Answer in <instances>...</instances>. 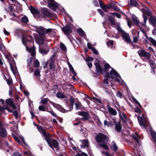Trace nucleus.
<instances>
[{
    "instance_id": "1",
    "label": "nucleus",
    "mask_w": 156,
    "mask_h": 156,
    "mask_svg": "<svg viewBox=\"0 0 156 156\" xmlns=\"http://www.w3.org/2000/svg\"><path fill=\"white\" fill-rule=\"evenodd\" d=\"M95 139L98 143H102L99 144V146L100 147H103L106 150L108 149V147L105 142L108 140V138L107 136L102 133H100L96 136Z\"/></svg>"
},
{
    "instance_id": "2",
    "label": "nucleus",
    "mask_w": 156,
    "mask_h": 156,
    "mask_svg": "<svg viewBox=\"0 0 156 156\" xmlns=\"http://www.w3.org/2000/svg\"><path fill=\"white\" fill-rule=\"evenodd\" d=\"M36 29V31L38 33L44 36L45 35V31L46 34L50 35L51 37H53L55 35V32L53 29L49 28L45 30V29L42 27H37Z\"/></svg>"
},
{
    "instance_id": "3",
    "label": "nucleus",
    "mask_w": 156,
    "mask_h": 156,
    "mask_svg": "<svg viewBox=\"0 0 156 156\" xmlns=\"http://www.w3.org/2000/svg\"><path fill=\"white\" fill-rule=\"evenodd\" d=\"M69 101L71 102L70 105L69 106V109L66 110L63 107L59 105H56L53 102L51 101L50 102L51 104L56 109L58 110L61 112L63 113H66L69 111H71L73 109V105L74 102V100L73 98L72 97H70Z\"/></svg>"
},
{
    "instance_id": "4",
    "label": "nucleus",
    "mask_w": 156,
    "mask_h": 156,
    "mask_svg": "<svg viewBox=\"0 0 156 156\" xmlns=\"http://www.w3.org/2000/svg\"><path fill=\"white\" fill-rule=\"evenodd\" d=\"M29 38H31V37L27 35L23 36L22 38V41L23 44L26 47L27 50L31 54V55L32 57H34L36 54L35 48L34 47H33L30 48L27 47L26 44V42L29 41L28 39Z\"/></svg>"
},
{
    "instance_id": "5",
    "label": "nucleus",
    "mask_w": 156,
    "mask_h": 156,
    "mask_svg": "<svg viewBox=\"0 0 156 156\" xmlns=\"http://www.w3.org/2000/svg\"><path fill=\"white\" fill-rule=\"evenodd\" d=\"M142 11L143 13V16L144 19V22L140 23L143 26L145 27L146 26V23L147 19V16H150L151 15V11L149 9L145 7H142L139 8Z\"/></svg>"
},
{
    "instance_id": "6",
    "label": "nucleus",
    "mask_w": 156,
    "mask_h": 156,
    "mask_svg": "<svg viewBox=\"0 0 156 156\" xmlns=\"http://www.w3.org/2000/svg\"><path fill=\"white\" fill-rule=\"evenodd\" d=\"M48 138H45V140L47 142L49 146L51 148L53 149V147L55 148L57 151L59 150V144L56 140L54 139L52 140L51 139V135L50 134L48 136Z\"/></svg>"
},
{
    "instance_id": "7",
    "label": "nucleus",
    "mask_w": 156,
    "mask_h": 156,
    "mask_svg": "<svg viewBox=\"0 0 156 156\" xmlns=\"http://www.w3.org/2000/svg\"><path fill=\"white\" fill-rule=\"evenodd\" d=\"M137 119L141 127L144 129L146 128L147 126L148 122L144 115L142 114L141 117L139 116H137Z\"/></svg>"
},
{
    "instance_id": "8",
    "label": "nucleus",
    "mask_w": 156,
    "mask_h": 156,
    "mask_svg": "<svg viewBox=\"0 0 156 156\" xmlns=\"http://www.w3.org/2000/svg\"><path fill=\"white\" fill-rule=\"evenodd\" d=\"M78 114L83 117L81 118V119L84 122H85L86 120L90 121L89 119L91 118V117L88 112L83 111H79L78 112Z\"/></svg>"
},
{
    "instance_id": "9",
    "label": "nucleus",
    "mask_w": 156,
    "mask_h": 156,
    "mask_svg": "<svg viewBox=\"0 0 156 156\" xmlns=\"http://www.w3.org/2000/svg\"><path fill=\"white\" fill-rule=\"evenodd\" d=\"M97 62H94V64L95 66V72L97 74L100 75L104 73L103 69L100 65V61L99 60L96 61Z\"/></svg>"
},
{
    "instance_id": "10",
    "label": "nucleus",
    "mask_w": 156,
    "mask_h": 156,
    "mask_svg": "<svg viewBox=\"0 0 156 156\" xmlns=\"http://www.w3.org/2000/svg\"><path fill=\"white\" fill-rule=\"evenodd\" d=\"M73 28V26L71 24H67L65 27L62 28V30L66 35L67 36L69 37V34L72 32V29Z\"/></svg>"
},
{
    "instance_id": "11",
    "label": "nucleus",
    "mask_w": 156,
    "mask_h": 156,
    "mask_svg": "<svg viewBox=\"0 0 156 156\" xmlns=\"http://www.w3.org/2000/svg\"><path fill=\"white\" fill-rule=\"evenodd\" d=\"M48 7L54 11H55L58 6V4L54 0H47Z\"/></svg>"
},
{
    "instance_id": "12",
    "label": "nucleus",
    "mask_w": 156,
    "mask_h": 156,
    "mask_svg": "<svg viewBox=\"0 0 156 156\" xmlns=\"http://www.w3.org/2000/svg\"><path fill=\"white\" fill-rule=\"evenodd\" d=\"M138 54L140 57H145L147 58H149L151 57L149 53L145 51L143 49H140L138 52Z\"/></svg>"
},
{
    "instance_id": "13",
    "label": "nucleus",
    "mask_w": 156,
    "mask_h": 156,
    "mask_svg": "<svg viewBox=\"0 0 156 156\" xmlns=\"http://www.w3.org/2000/svg\"><path fill=\"white\" fill-rule=\"evenodd\" d=\"M5 104L11 107L13 109L16 108V106L15 105L12 98H8L5 101Z\"/></svg>"
},
{
    "instance_id": "14",
    "label": "nucleus",
    "mask_w": 156,
    "mask_h": 156,
    "mask_svg": "<svg viewBox=\"0 0 156 156\" xmlns=\"http://www.w3.org/2000/svg\"><path fill=\"white\" fill-rule=\"evenodd\" d=\"M36 127H37V129L40 132H41L42 133L44 137V139L46 137V138H48L47 136L48 135H49V133H47L45 130L44 129L42 126H39L37 125H36Z\"/></svg>"
},
{
    "instance_id": "15",
    "label": "nucleus",
    "mask_w": 156,
    "mask_h": 156,
    "mask_svg": "<svg viewBox=\"0 0 156 156\" xmlns=\"http://www.w3.org/2000/svg\"><path fill=\"white\" fill-rule=\"evenodd\" d=\"M122 36L123 39L127 43H130L131 42V40L130 39L129 35L126 33H123L122 34Z\"/></svg>"
},
{
    "instance_id": "16",
    "label": "nucleus",
    "mask_w": 156,
    "mask_h": 156,
    "mask_svg": "<svg viewBox=\"0 0 156 156\" xmlns=\"http://www.w3.org/2000/svg\"><path fill=\"white\" fill-rule=\"evenodd\" d=\"M39 52L43 55L47 54L49 51V48L48 46H46L45 48H39Z\"/></svg>"
},
{
    "instance_id": "17",
    "label": "nucleus",
    "mask_w": 156,
    "mask_h": 156,
    "mask_svg": "<svg viewBox=\"0 0 156 156\" xmlns=\"http://www.w3.org/2000/svg\"><path fill=\"white\" fill-rule=\"evenodd\" d=\"M119 112V116L120 119L122 121V122L125 124L127 121V117L125 114H122L120 110H118Z\"/></svg>"
},
{
    "instance_id": "18",
    "label": "nucleus",
    "mask_w": 156,
    "mask_h": 156,
    "mask_svg": "<svg viewBox=\"0 0 156 156\" xmlns=\"http://www.w3.org/2000/svg\"><path fill=\"white\" fill-rule=\"evenodd\" d=\"M41 12L43 15L45 16L48 17H51L52 16V14L47 9L43 8L41 10Z\"/></svg>"
},
{
    "instance_id": "19",
    "label": "nucleus",
    "mask_w": 156,
    "mask_h": 156,
    "mask_svg": "<svg viewBox=\"0 0 156 156\" xmlns=\"http://www.w3.org/2000/svg\"><path fill=\"white\" fill-rule=\"evenodd\" d=\"M7 60L9 64L11 71L14 73L15 70L13 66L16 64L14 59H7Z\"/></svg>"
},
{
    "instance_id": "20",
    "label": "nucleus",
    "mask_w": 156,
    "mask_h": 156,
    "mask_svg": "<svg viewBox=\"0 0 156 156\" xmlns=\"http://www.w3.org/2000/svg\"><path fill=\"white\" fill-rule=\"evenodd\" d=\"M149 22L151 25L155 27L156 24V18L155 16H151L149 19Z\"/></svg>"
},
{
    "instance_id": "21",
    "label": "nucleus",
    "mask_w": 156,
    "mask_h": 156,
    "mask_svg": "<svg viewBox=\"0 0 156 156\" xmlns=\"http://www.w3.org/2000/svg\"><path fill=\"white\" fill-rule=\"evenodd\" d=\"M99 3L101 8L106 12L107 11L108 9L111 8V5L103 4L101 1H99Z\"/></svg>"
},
{
    "instance_id": "22",
    "label": "nucleus",
    "mask_w": 156,
    "mask_h": 156,
    "mask_svg": "<svg viewBox=\"0 0 156 156\" xmlns=\"http://www.w3.org/2000/svg\"><path fill=\"white\" fill-rule=\"evenodd\" d=\"M107 108L109 112L113 115H115L117 114L116 110L109 105H107Z\"/></svg>"
},
{
    "instance_id": "23",
    "label": "nucleus",
    "mask_w": 156,
    "mask_h": 156,
    "mask_svg": "<svg viewBox=\"0 0 156 156\" xmlns=\"http://www.w3.org/2000/svg\"><path fill=\"white\" fill-rule=\"evenodd\" d=\"M0 135L1 137L4 138L7 136L6 129L2 126L0 127Z\"/></svg>"
},
{
    "instance_id": "24",
    "label": "nucleus",
    "mask_w": 156,
    "mask_h": 156,
    "mask_svg": "<svg viewBox=\"0 0 156 156\" xmlns=\"http://www.w3.org/2000/svg\"><path fill=\"white\" fill-rule=\"evenodd\" d=\"M49 65L50 70L53 71L55 70V61L53 60V59H51Z\"/></svg>"
},
{
    "instance_id": "25",
    "label": "nucleus",
    "mask_w": 156,
    "mask_h": 156,
    "mask_svg": "<svg viewBox=\"0 0 156 156\" xmlns=\"http://www.w3.org/2000/svg\"><path fill=\"white\" fill-rule=\"evenodd\" d=\"M132 138L136 141V144H138L139 143V139L140 138V136L138 133H136L135 135H132Z\"/></svg>"
},
{
    "instance_id": "26",
    "label": "nucleus",
    "mask_w": 156,
    "mask_h": 156,
    "mask_svg": "<svg viewBox=\"0 0 156 156\" xmlns=\"http://www.w3.org/2000/svg\"><path fill=\"white\" fill-rule=\"evenodd\" d=\"M30 9L31 13L33 15L38 14L40 12V11L39 9L34 8L31 6H30Z\"/></svg>"
},
{
    "instance_id": "27",
    "label": "nucleus",
    "mask_w": 156,
    "mask_h": 156,
    "mask_svg": "<svg viewBox=\"0 0 156 156\" xmlns=\"http://www.w3.org/2000/svg\"><path fill=\"white\" fill-rule=\"evenodd\" d=\"M109 73L111 76L113 75L117 77L121 78L120 75L113 68H112V70L110 71Z\"/></svg>"
},
{
    "instance_id": "28",
    "label": "nucleus",
    "mask_w": 156,
    "mask_h": 156,
    "mask_svg": "<svg viewBox=\"0 0 156 156\" xmlns=\"http://www.w3.org/2000/svg\"><path fill=\"white\" fill-rule=\"evenodd\" d=\"M114 124L115 125V130L118 132H120L122 130V126L120 122H119L118 124H117L116 122Z\"/></svg>"
},
{
    "instance_id": "29",
    "label": "nucleus",
    "mask_w": 156,
    "mask_h": 156,
    "mask_svg": "<svg viewBox=\"0 0 156 156\" xmlns=\"http://www.w3.org/2000/svg\"><path fill=\"white\" fill-rule=\"evenodd\" d=\"M59 48L62 51L66 53L67 51V48L65 45L62 42L60 43Z\"/></svg>"
},
{
    "instance_id": "30",
    "label": "nucleus",
    "mask_w": 156,
    "mask_h": 156,
    "mask_svg": "<svg viewBox=\"0 0 156 156\" xmlns=\"http://www.w3.org/2000/svg\"><path fill=\"white\" fill-rule=\"evenodd\" d=\"M129 5L138 7L139 5L136 0H130Z\"/></svg>"
},
{
    "instance_id": "31",
    "label": "nucleus",
    "mask_w": 156,
    "mask_h": 156,
    "mask_svg": "<svg viewBox=\"0 0 156 156\" xmlns=\"http://www.w3.org/2000/svg\"><path fill=\"white\" fill-rule=\"evenodd\" d=\"M132 20L133 23L136 25L138 26L139 27H140L139 26L140 21L138 20L136 16H133L132 17Z\"/></svg>"
},
{
    "instance_id": "32",
    "label": "nucleus",
    "mask_w": 156,
    "mask_h": 156,
    "mask_svg": "<svg viewBox=\"0 0 156 156\" xmlns=\"http://www.w3.org/2000/svg\"><path fill=\"white\" fill-rule=\"evenodd\" d=\"M44 41L43 38L41 37H38L36 40V42L39 44H42L43 43Z\"/></svg>"
},
{
    "instance_id": "33",
    "label": "nucleus",
    "mask_w": 156,
    "mask_h": 156,
    "mask_svg": "<svg viewBox=\"0 0 156 156\" xmlns=\"http://www.w3.org/2000/svg\"><path fill=\"white\" fill-rule=\"evenodd\" d=\"M147 39L150 41L153 46L156 47V41L154 39L151 37H148Z\"/></svg>"
},
{
    "instance_id": "34",
    "label": "nucleus",
    "mask_w": 156,
    "mask_h": 156,
    "mask_svg": "<svg viewBox=\"0 0 156 156\" xmlns=\"http://www.w3.org/2000/svg\"><path fill=\"white\" fill-rule=\"evenodd\" d=\"M111 67L110 65L108 63L105 64L103 68L104 72L105 73L107 72V70L109 69Z\"/></svg>"
},
{
    "instance_id": "35",
    "label": "nucleus",
    "mask_w": 156,
    "mask_h": 156,
    "mask_svg": "<svg viewBox=\"0 0 156 156\" xmlns=\"http://www.w3.org/2000/svg\"><path fill=\"white\" fill-rule=\"evenodd\" d=\"M56 96L58 98H65V94L60 91L57 92Z\"/></svg>"
},
{
    "instance_id": "36",
    "label": "nucleus",
    "mask_w": 156,
    "mask_h": 156,
    "mask_svg": "<svg viewBox=\"0 0 156 156\" xmlns=\"http://www.w3.org/2000/svg\"><path fill=\"white\" fill-rule=\"evenodd\" d=\"M85 61L89 68H91L92 67V65L91 62H89L90 61H93L94 59H85Z\"/></svg>"
},
{
    "instance_id": "37",
    "label": "nucleus",
    "mask_w": 156,
    "mask_h": 156,
    "mask_svg": "<svg viewBox=\"0 0 156 156\" xmlns=\"http://www.w3.org/2000/svg\"><path fill=\"white\" fill-rule=\"evenodd\" d=\"M75 105L76 106V109H83V108H82V107H81V106H80V103H75Z\"/></svg>"
},
{
    "instance_id": "38",
    "label": "nucleus",
    "mask_w": 156,
    "mask_h": 156,
    "mask_svg": "<svg viewBox=\"0 0 156 156\" xmlns=\"http://www.w3.org/2000/svg\"><path fill=\"white\" fill-rule=\"evenodd\" d=\"M21 20L23 22L26 23H28V19L27 16H24L22 18Z\"/></svg>"
},
{
    "instance_id": "39",
    "label": "nucleus",
    "mask_w": 156,
    "mask_h": 156,
    "mask_svg": "<svg viewBox=\"0 0 156 156\" xmlns=\"http://www.w3.org/2000/svg\"><path fill=\"white\" fill-rule=\"evenodd\" d=\"M77 32L81 36L84 35L85 34L84 32L81 28L78 29Z\"/></svg>"
},
{
    "instance_id": "40",
    "label": "nucleus",
    "mask_w": 156,
    "mask_h": 156,
    "mask_svg": "<svg viewBox=\"0 0 156 156\" xmlns=\"http://www.w3.org/2000/svg\"><path fill=\"white\" fill-rule=\"evenodd\" d=\"M133 100L135 102L136 104L138 105L140 108H142V107L139 101L134 97L132 98Z\"/></svg>"
},
{
    "instance_id": "41",
    "label": "nucleus",
    "mask_w": 156,
    "mask_h": 156,
    "mask_svg": "<svg viewBox=\"0 0 156 156\" xmlns=\"http://www.w3.org/2000/svg\"><path fill=\"white\" fill-rule=\"evenodd\" d=\"M49 101V100L48 98H44L41 100V103L45 105L47 103L48 101Z\"/></svg>"
},
{
    "instance_id": "42",
    "label": "nucleus",
    "mask_w": 156,
    "mask_h": 156,
    "mask_svg": "<svg viewBox=\"0 0 156 156\" xmlns=\"http://www.w3.org/2000/svg\"><path fill=\"white\" fill-rule=\"evenodd\" d=\"M34 66L35 67H37L39 66L40 63L38 61L37 59H36V60L34 62Z\"/></svg>"
},
{
    "instance_id": "43",
    "label": "nucleus",
    "mask_w": 156,
    "mask_h": 156,
    "mask_svg": "<svg viewBox=\"0 0 156 156\" xmlns=\"http://www.w3.org/2000/svg\"><path fill=\"white\" fill-rule=\"evenodd\" d=\"M113 122H108L107 126L112 127L114 126L115 123L116 122V121L115 119L113 120Z\"/></svg>"
},
{
    "instance_id": "44",
    "label": "nucleus",
    "mask_w": 156,
    "mask_h": 156,
    "mask_svg": "<svg viewBox=\"0 0 156 156\" xmlns=\"http://www.w3.org/2000/svg\"><path fill=\"white\" fill-rule=\"evenodd\" d=\"M134 111L138 113L139 115L141 114V111L140 108H138V106H136L135 108Z\"/></svg>"
},
{
    "instance_id": "45",
    "label": "nucleus",
    "mask_w": 156,
    "mask_h": 156,
    "mask_svg": "<svg viewBox=\"0 0 156 156\" xmlns=\"http://www.w3.org/2000/svg\"><path fill=\"white\" fill-rule=\"evenodd\" d=\"M108 19L109 21L111 23L114 25H115V20L111 16L108 17Z\"/></svg>"
},
{
    "instance_id": "46",
    "label": "nucleus",
    "mask_w": 156,
    "mask_h": 156,
    "mask_svg": "<svg viewBox=\"0 0 156 156\" xmlns=\"http://www.w3.org/2000/svg\"><path fill=\"white\" fill-rule=\"evenodd\" d=\"M107 44L108 45L110 46L111 48H112V46L113 44V41L112 40H109L108 42H107Z\"/></svg>"
},
{
    "instance_id": "47",
    "label": "nucleus",
    "mask_w": 156,
    "mask_h": 156,
    "mask_svg": "<svg viewBox=\"0 0 156 156\" xmlns=\"http://www.w3.org/2000/svg\"><path fill=\"white\" fill-rule=\"evenodd\" d=\"M149 61V62L150 63L151 66V68H153V67H155V65L154 62L153 60H151V59H148Z\"/></svg>"
},
{
    "instance_id": "48",
    "label": "nucleus",
    "mask_w": 156,
    "mask_h": 156,
    "mask_svg": "<svg viewBox=\"0 0 156 156\" xmlns=\"http://www.w3.org/2000/svg\"><path fill=\"white\" fill-rule=\"evenodd\" d=\"M34 75L36 76L40 75V71L38 69H37L34 72Z\"/></svg>"
},
{
    "instance_id": "49",
    "label": "nucleus",
    "mask_w": 156,
    "mask_h": 156,
    "mask_svg": "<svg viewBox=\"0 0 156 156\" xmlns=\"http://www.w3.org/2000/svg\"><path fill=\"white\" fill-rule=\"evenodd\" d=\"M113 151L114 152H115L118 149V147L116 145L115 143H114L113 145Z\"/></svg>"
},
{
    "instance_id": "50",
    "label": "nucleus",
    "mask_w": 156,
    "mask_h": 156,
    "mask_svg": "<svg viewBox=\"0 0 156 156\" xmlns=\"http://www.w3.org/2000/svg\"><path fill=\"white\" fill-rule=\"evenodd\" d=\"M3 110H4L5 109L7 110L8 112H13L12 110L10 109L8 106L7 105H5L3 107Z\"/></svg>"
},
{
    "instance_id": "51",
    "label": "nucleus",
    "mask_w": 156,
    "mask_h": 156,
    "mask_svg": "<svg viewBox=\"0 0 156 156\" xmlns=\"http://www.w3.org/2000/svg\"><path fill=\"white\" fill-rule=\"evenodd\" d=\"M123 96V94L120 91H117L116 96L120 98H121L122 96Z\"/></svg>"
},
{
    "instance_id": "52",
    "label": "nucleus",
    "mask_w": 156,
    "mask_h": 156,
    "mask_svg": "<svg viewBox=\"0 0 156 156\" xmlns=\"http://www.w3.org/2000/svg\"><path fill=\"white\" fill-rule=\"evenodd\" d=\"M105 77L106 78H107V79L108 78H110L112 79H114V77L113 76H110V73H106V75L105 76Z\"/></svg>"
},
{
    "instance_id": "53",
    "label": "nucleus",
    "mask_w": 156,
    "mask_h": 156,
    "mask_svg": "<svg viewBox=\"0 0 156 156\" xmlns=\"http://www.w3.org/2000/svg\"><path fill=\"white\" fill-rule=\"evenodd\" d=\"M117 29L118 31L122 34L123 33H125L123 30L122 29L119 25H118L117 26Z\"/></svg>"
},
{
    "instance_id": "54",
    "label": "nucleus",
    "mask_w": 156,
    "mask_h": 156,
    "mask_svg": "<svg viewBox=\"0 0 156 156\" xmlns=\"http://www.w3.org/2000/svg\"><path fill=\"white\" fill-rule=\"evenodd\" d=\"M5 50V47L2 44V42L0 41V50L2 51H3Z\"/></svg>"
},
{
    "instance_id": "55",
    "label": "nucleus",
    "mask_w": 156,
    "mask_h": 156,
    "mask_svg": "<svg viewBox=\"0 0 156 156\" xmlns=\"http://www.w3.org/2000/svg\"><path fill=\"white\" fill-rule=\"evenodd\" d=\"M7 82L9 86H11L12 84V79H8L7 80Z\"/></svg>"
},
{
    "instance_id": "56",
    "label": "nucleus",
    "mask_w": 156,
    "mask_h": 156,
    "mask_svg": "<svg viewBox=\"0 0 156 156\" xmlns=\"http://www.w3.org/2000/svg\"><path fill=\"white\" fill-rule=\"evenodd\" d=\"M38 109L40 111H45V108L44 107L43 105H41L39 106L38 107Z\"/></svg>"
},
{
    "instance_id": "57",
    "label": "nucleus",
    "mask_w": 156,
    "mask_h": 156,
    "mask_svg": "<svg viewBox=\"0 0 156 156\" xmlns=\"http://www.w3.org/2000/svg\"><path fill=\"white\" fill-rule=\"evenodd\" d=\"M13 115L15 117L16 119H17L18 117V113L17 110H15L13 114Z\"/></svg>"
},
{
    "instance_id": "58",
    "label": "nucleus",
    "mask_w": 156,
    "mask_h": 156,
    "mask_svg": "<svg viewBox=\"0 0 156 156\" xmlns=\"http://www.w3.org/2000/svg\"><path fill=\"white\" fill-rule=\"evenodd\" d=\"M20 138L22 140L23 142V144L27 147H28L29 146L25 142L24 140V138L23 137V136H20Z\"/></svg>"
},
{
    "instance_id": "59",
    "label": "nucleus",
    "mask_w": 156,
    "mask_h": 156,
    "mask_svg": "<svg viewBox=\"0 0 156 156\" xmlns=\"http://www.w3.org/2000/svg\"><path fill=\"white\" fill-rule=\"evenodd\" d=\"M151 136L154 141L156 142V133H151Z\"/></svg>"
},
{
    "instance_id": "60",
    "label": "nucleus",
    "mask_w": 156,
    "mask_h": 156,
    "mask_svg": "<svg viewBox=\"0 0 156 156\" xmlns=\"http://www.w3.org/2000/svg\"><path fill=\"white\" fill-rule=\"evenodd\" d=\"M48 112L51 114L52 116L55 117H56V114L53 112V110L52 109H51V110L49 111Z\"/></svg>"
},
{
    "instance_id": "61",
    "label": "nucleus",
    "mask_w": 156,
    "mask_h": 156,
    "mask_svg": "<svg viewBox=\"0 0 156 156\" xmlns=\"http://www.w3.org/2000/svg\"><path fill=\"white\" fill-rule=\"evenodd\" d=\"M87 46L88 48L89 49H90L92 50H93V48H94L93 47L91 44L89 43H87Z\"/></svg>"
},
{
    "instance_id": "62",
    "label": "nucleus",
    "mask_w": 156,
    "mask_h": 156,
    "mask_svg": "<svg viewBox=\"0 0 156 156\" xmlns=\"http://www.w3.org/2000/svg\"><path fill=\"white\" fill-rule=\"evenodd\" d=\"M111 8H113L116 11H118L119 10V8L117 6L115 5H111Z\"/></svg>"
},
{
    "instance_id": "63",
    "label": "nucleus",
    "mask_w": 156,
    "mask_h": 156,
    "mask_svg": "<svg viewBox=\"0 0 156 156\" xmlns=\"http://www.w3.org/2000/svg\"><path fill=\"white\" fill-rule=\"evenodd\" d=\"M12 136L14 138V139L17 142H20V140L18 139V138L14 134H13L12 135Z\"/></svg>"
},
{
    "instance_id": "64",
    "label": "nucleus",
    "mask_w": 156,
    "mask_h": 156,
    "mask_svg": "<svg viewBox=\"0 0 156 156\" xmlns=\"http://www.w3.org/2000/svg\"><path fill=\"white\" fill-rule=\"evenodd\" d=\"M13 156H22V155L20 153L15 152L13 153Z\"/></svg>"
}]
</instances>
